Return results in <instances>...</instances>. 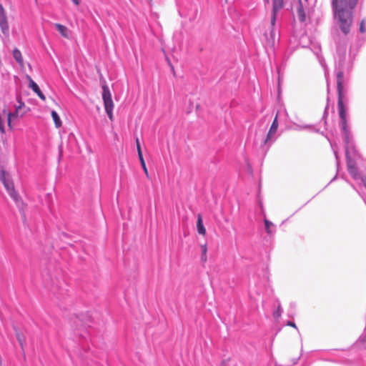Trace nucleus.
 I'll list each match as a JSON object with an SVG mask.
<instances>
[{
    "label": "nucleus",
    "mask_w": 366,
    "mask_h": 366,
    "mask_svg": "<svg viewBox=\"0 0 366 366\" xmlns=\"http://www.w3.org/2000/svg\"><path fill=\"white\" fill-rule=\"evenodd\" d=\"M102 100L104 102L105 112L108 116V118L113 121L114 115H113V109H114V102L112 97V94L110 92L109 86L107 84H104L102 86Z\"/></svg>",
    "instance_id": "obj_5"
},
{
    "label": "nucleus",
    "mask_w": 366,
    "mask_h": 366,
    "mask_svg": "<svg viewBox=\"0 0 366 366\" xmlns=\"http://www.w3.org/2000/svg\"><path fill=\"white\" fill-rule=\"evenodd\" d=\"M361 182H362L364 187H365L366 189V176H362L361 177Z\"/></svg>",
    "instance_id": "obj_28"
},
{
    "label": "nucleus",
    "mask_w": 366,
    "mask_h": 366,
    "mask_svg": "<svg viewBox=\"0 0 366 366\" xmlns=\"http://www.w3.org/2000/svg\"><path fill=\"white\" fill-rule=\"evenodd\" d=\"M26 79L29 81V87L41 98L42 100H45L46 97L44 94L40 90L39 86L32 80V79L27 75Z\"/></svg>",
    "instance_id": "obj_10"
},
{
    "label": "nucleus",
    "mask_w": 366,
    "mask_h": 366,
    "mask_svg": "<svg viewBox=\"0 0 366 366\" xmlns=\"http://www.w3.org/2000/svg\"><path fill=\"white\" fill-rule=\"evenodd\" d=\"M278 126H279V123H278V118H277V114L276 117H274V119H273L272 123L269 129V131H270V133H275L277 131Z\"/></svg>",
    "instance_id": "obj_20"
},
{
    "label": "nucleus",
    "mask_w": 366,
    "mask_h": 366,
    "mask_svg": "<svg viewBox=\"0 0 366 366\" xmlns=\"http://www.w3.org/2000/svg\"><path fill=\"white\" fill-rule=\"evenodd\" d=\"M0 180L3 183L10 197L15 202L16 206L19 208L20 210H23L24 204L19 197L18 194L16 192L14 183L11 181L9 174H7L4 170L0 171Z\"/></svg>",
    "instance_id": "obj_4"
},
{
    "label": "nucleus",
    "mask_w": 366,
    "mask_h": 366,
    "mask_svg": "<svg viewBox=\"0 0 366 366\" xmlns=\"http://www.w3.org/2000/svg\"><path fill=\"white\" fill-rule=\"evenodd\" d=\"M297 14L300 22H304L305 21L306 15L301 0H299V4L297 8Z\"/></svg>",
    "instance_id": "obj_12"
},
{
    "label": "nucleus",
    "mask_w": 366,
    "mask_h": 366,
    "mask_svg": "<svg viewBox=\"0 0 366 366\" xmlns=\"http://www.w3.org/2000/svg\"><path fill=\"white\" fill-rule=\"evenodd\" d=\"M139 160L140 162L144 174H146L147 177L149 179V172H148V169H147V165H146V162H145V160H144V157H142L141 159H139Z\"/></svg>",
    "instance_id": "obj_23"
},
{
    "label": "nucleus",
    "mask_w": 366,
    "mask_h": 366,
    "mask_svg": "<svg viewBox=\"0 0 366 366\" xmlns=\"http://www.w3.org/2000/svg\"><path fill=\"white\" fill-rule=\"evenodd\" d=\"M201 248H202L201 261H202V262L205 263L207 261V244H202L201 245Z\"/></svg>",
    "instance_id": "obj_18"
},
{
    "label": "nucleus",
    "mask_w": 366,
    "mask_h": 366,
    "mask_svg": "<svg viewBox=\"0 0 366 366\" xmlns=\"http://www.w3.org/2000/svg\"><path fill=\"white\" fill-rule=\"evenodd\" d=\"M0 27L3 34H6L9 33L6 16L1 5H0Z\"/></svg>",
    "instance_id": "obj_8"
},
{
    "label": "nucleus",
    "mask_w": 366,
    "mask_h": 366,
    "mask_svg": "<svg viewBox=\"0 0 366 366\" xmlns=\"http://www.w3.org/2000/svg\"><path fill=\"white\" fill-rule=\"evenodd\" d=\"M197 230L199 234L205 235L206 234V229L204 227L202 217L200 214L197 215Z\"/></svg>",
    "instance_id": "obj_11"
},
{
    "label": "nucleus",
    "mask_w": 366,
    "mask_h": 366,
    "mask_svg": "<svg viewBox=\"0 0 366 366\" xmlns=\"http://www.w3.org/2000/svg\"><path fill=\"white\" fill-rule=\"evenodd\" d=\"M359 30H360V33H365V32L366 29H365V22L364 19H362L361 21L360 24V29H359Z\"/></svg>",
    "instance_id": "obj_25"
},
{
    "label": "nucleus",
    "mask_w": 366,
    "mask_h": 366,
    "mask_svg": "<svg viewBox=\"0 0 366 366\" xmlns=\"http://www.w3.org/2000/svg\"><path fill=\"white\" fill-rule=\"evenodd\" d=\"M222 366H224L223 365H222Z\"/></svg>",
    "instance_id": "obj_37"
},
{
    "label": "nucleus",
    "mask_w": 366,
    "mask_h": 366,
    "mask_svg": "<svg viewBox=\"0 0 366 366\" xmlns=\"http://www.w3.org/2000/svg\"><path fill=\"white\" fill-rule=\"evenodd\" d=\"M312 125H310V124H305L304 126H300V129H312Z\"/></svg>",
    "instance_id": "obj_27"
},
{
    "label": "nucleus",
    "mask_w": 366,
    "mask_h": 366,
    "mask_svg": "<svg viewBox=\"0 0 366 366\" xmlns=\"http://www.w3.org/2000/svg\"><path fill=\"white\" fill-rule=\"evenodd\" d=\"M337 49L339 50L340 49V44H337Z\"/></svg>",
    "instance_id": "obj_34"
},
{
    "label": "nucleus",
    "mask_w": 366,
    "mask_h": 366,
    "mask_svg": "<svg viewBox=\"0 0 366 366\" xmlns=\"http://www.w3.org/2000/svg\"><path fill=\"white\" fill-rule=\"evenodd\" d=\"M274 133H270V131L268 132L265 139L263 140L262 144H261V147H267V150L270 147V146L272 144L273 142L272 140V136Z\"/></svg>",
    "instance_id": "obj_14"
},
{
    "label": "nucleus",
    "mask_w": 366,
    "mask_h": 366,
    "mask_svg": "<svg viewBox=\"0 0 366 366\" xmlns=\"http://www.w3.org/2000/svg\"><path fill=\"white\" fill-rule=\"evenodd\" d=\"M76 6L80 4V0H71Z\"/></svg>",
    "instance_id": "obj_30"
},
{
    "label": "nucleus",
    "mask_w": 366,
    "mask_h": 366,
    "mask_svg": "<svg viewBox=\"0 0 366 366\" xmlns=\"http://www.w3.org/2000/svg\"><path fill=\"white\" fill-rule=\"evenodd\" d=\"M54 26L58 30V31L64 37H67V28L60 24H54Z\"/></svg>",
    "instance_id": "obj_17"
},
{
    "label": "nucleus",
    "mask_w": 366,
    "mask_h": 366,
    "mask_svg": "<svg viewBox=\"0 0 366 366\" xmlns=\"http://www.w3.org/2000/svg\"><path fill=\"white\" fill-rule=\"evenodd\" d=\"M286 325L294 327L297 330V327L296 324L295 323V322H293V321L288 320L286 323Z\"/></svg>",
    "instance_id": "obj_26"
},
{
    "label": "nucleus",
    "mask_w": 366,
    "mask_h": 366,
    "mask_svg": "<svg viewBox=\"0 0 366 366\" xmlns=\"http://www.w3.org/2000/svg\"><path fill=\"white\" fill-rule=\"evenodd\" d=\"M358 0H332V7L339 27L345 35L350 31L353 21V10Z\"/></svg>",
    "instance_id": "obj_1"
},
{
    "label": "nucleus",
    "mask_w": 366,
    "mask_h": 366,
    "mask_svg": "<svg viewBox=\"0 0 366 366\" xmlns=\"http://www.w3.org/2000/svg\"><path fill=\"white\" fill-rule=\"evenodd\" d=\"M284 6V0H272V9L270 24L274 26L276 24L277 14Z\"/></svg>",
    "instance_id": "obj_6"
},
{
    "label": "nucleus",
    "mask_w": 366,
    "mask_h": 366,
    "mask_svg": "<svg viewBox=\"0 0 366 366\" xmlns=\"http://www.w3.org/2000/svg\"><path fill=\"white\" fill-rule=\"evenodd\" d=\"M344 144L345 152L346 163L347 171L350 176L355 179H361V176L358 172V169L356 166L355 159L360 157L359 152L357 151L355 142H350Z\"/></svg>",
    "instance_id": "obj_3"
},
{
    "label": "nucleus",
    "mask_w": 366,
    "mask_h": 366,
    "mask_svg": "<svg viewBox=\"0 0 366 366\" xmlns=\"http://www.w3.org/2000/svg\"><path fill=\"white\" fill-rule=\"evenodd\" d=\"M315 132H319V130L318 129H315Z\"/></svg>",
    "instance_id": "obj_36"
},
{
    "label": "nucleus",
    "mask_w": 366,
    "mask_h": 366,
    "mask_svg": "<svg viewBox=\"0 0 366 366\" xmlns=\"http://www.w3.org/2000/svg\"><path fill=\"white\" fill-rule=\"evenodd\" d=\"M282 312H283L282 307L281 306L280 302L278 301V305L277 307V309L273 312V317L275 320L279 319L281 317Z\"/></svg>",
    "instance_id": "obj_19"
},
{
    "label": "nucleus",
    "mask_w": 366,
    "mask_h": 366,
    "mask_svg": "<svg viewBox=\"0 0 366 366\" xmlns=\"http://www.w3.org/2000/svg\"><path fill=\"white\" fill-rule=\"evenodd\" d=\"M326 361H327V362H335V361H334V360H326Z\"/></svg>",
    "instance_id": "obj_33"
},
{
    "label": "nucleus",
    "mask_w": 366,
    "mask_h": 366,
    "mask_svg": "<svg viewBox=\"0 0 366 366\" xmlns=\"http://www.w3.org/2000/svg\"><path fill=\"white\" fill-rule=\"evenodd\" d=\"M69 135H70V138L71 137V136H74L72 133H69Z\"/></svg>",
    "instance_id": "obj_35"
},
{
    "label": "nucleus",
    "mask_w": 366,
    "mask_h": 366,
    "mask_svg": "<svg viewBox=\"0 0 366 366\" xmlns=\"http://www.w3.org/2000/svg\"><path fill=\"white\" fill-rule=\"evenodd\" d=\"M13 57L19 63L20 66H23L24 61L21 53L16 48L13 50Z\"/></svg>",
    "instance_id": "obj_16"
},
{
    "label": "nucleus",
    "mask_w": 366,
    "mask_h": 366,
    "mask_svg": "<svg viewBox=\"0 0 366 366\" xmlns=\"http://www.w3.org/2000/svg\"><path fill=\"white\" fill-rule=\"evenodd\" d=\"M264 227H265L266 232L269 235L273 234L274 233V232H275V229H274L275 226H274V224L271 221H269L267 219H264Z\"/></svg>",
    "instance_id": "obj_13"
},
{
    "label": "nucleus",
    "mask_w": 366,
    "mask_h": 366,
    "mask_svg": "<svg viewBox=\"0 0 366 366\" xmlns=\"http://www.w3.org/2000/svg\"><path fill=\"white\" fill-rule=\"evenodd\" d=\"M274 27H275V25L273 26L271 24V29H270L269 34H267L266 32L264 34L266 38L267 44L271 47H274L275 41H276V31H275Z\"/></svg>",
    "instance_id": "obj_9"
},
{
    "label": "nucleus",
    "mask_w": 366,
    "mask_h": 366,
    "mask_svg": "<svg viewBox=\"0 0 366 366\" xmlns=\"http://www.w3.org/2000/svg\"><path fill=\"white\" fill-rule=\"evenodd\" d=\"M17 101L19 104L16 105V111L14 113L9 112L7 114L8 117V125L11 126V119L12 118H16L18 117H23V115L26 113L25 112H21V109L23 107H24V103L19 99V97H17Z\"/></svg>",
    "instance_id": "obj_7"
},
{
    "label": "nucleus",
    "mask_w": 366,
    "mask_h": 366,
    "mask_svg": "<svg viewBox=\"0 0 366 366\" xmlns=\"http://www.w3.org/2000/svg\"><path fill=\"white\" fill-rule=\"evenodd\" d=\"M330 146L332 147V149L333 151V153H334V155H335V159H336V166H337V172H338L339 170V167H340V162H339V157H338V154H337V150L335 149V147L333 145V144L330 142ZM337 173L335 174V176L331 179V181L330 182V183H331L332 182H333L334 180H335L337 179Z\"/></svg>",
    "instance_id": "obj_15"
},
{
    "label": "nucleus",
    "mask_w": 366,
    "mask_h": 366,
    "mask_svg": "<svg viewBox=\"0 0 366 366\" xmlns=\"http://www.w3.org/2000/svg\"><path fill=\"white\" fill-rule=\"evenodd\" d=\"M136 146H137V151L138 154V158L141 159L142 157H144L140 142L138 137L136 138Z\"/></svg>",
    "instance_id": "obj_22"
},
{
    "label": "nucleus",
    "mask_w": 366,
    "mask_h": 366,
    "mask_svg": "<svg viewBox=\"0 0 366 366\" xmlns=\"http://www.w3.org/2000/svg\"><path fill=\"white\" fill-rule=\"evenodd\" d=\"M300 357H298L297 358L294 359V360H293V365L297 364V362H298V360H300Z\"/></svg>",
    "instance_id": "obj_31"
},
{
    "label": "nucleus",
    "mask_w": 366,
    "mask_h": 366,
    "mask_svg": "<svg viewBox=\"0 0 366 366\" xmlns=\"http://www.w3.org/2000/svg\"><path fill=\"white\" fill-rule=\"evenodd\" d=\"M269 1V0H264V4H268Z\"/></svg>",
    "instance_id": "obj_32"
},
{
    "label": "nucleus",
    "mask_w": 366,
    "mask_h": 366,
    "mask_svg": "<svg viewBox=\"0 0 366 366\" xmlns=\"http://www.w3.org/2000/svg\"><path fill=\"white\" fill-rule=\"evenodd\" d=\"M344 72L339 70L336 74L337 91L338 96L337 108L340 117V127L342 132L343 143L355 142L353 136L350 130L347 119V109L343 102L344 98Z\"/></svg>",
    "instance_id": "obj_2"
},
{
    "label": "nucleus",
    "mask_w": 366,
    "mask_h": 366,
    "mask_svg": "<svg viewBox=\"0 0 366 366\" xmlns=\"http://www.w3.org/2000/svg\"><path fill=\"white\" fill-rule=\"evenodd\" d=\"M51 117L53 118V120H54V122L55 123L56 127L57 128L60 127L61 125V122L60 120V118H59L58 114L55 111H52L51 112Z\"/></svg>",
    "instance_id": "obj_21"
},
{
    "label": "nucleus",
    "mask_w": 366,
    "mask_h": 366,
    "mask_svg": "<svg viewBox=\"0 0 366 366\" xmlns=\"http://www.w3.org/2000/svg\"><path fill=\"white\" fill-rule=\"evenodd\" d=\"M327 109H328V105H327V106L325 107V111H324V114H323L322 119H325V118L327 116Z\"/></svg>",
    "instance_id": "obj_29"
},
{
    "label": "nucleus",
    "mask_w": 366,
    "mask_h": 366,
    "mask_svg": "<svg viewBox=\"0 0 366 366\" xmlns=\"http://www.w3.org/2000/svg\"><path fill=\"white\" fill-rule=\"evenodd\" d=\"M16 335L20 346L23 348L24 343L25 342L24 336L19 332H16Z\"/></svg>",
    "instance_id": "obj_24"
}]
</instances>
